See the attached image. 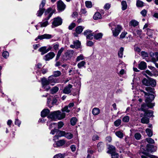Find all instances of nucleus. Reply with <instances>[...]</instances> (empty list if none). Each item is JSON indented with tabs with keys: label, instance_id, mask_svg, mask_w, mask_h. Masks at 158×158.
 Returning <instances> with one entry per match:
<instances>
[{
	"label": "nucleus",
	"instance_id": "nucleus-15",
	"mask_svg": "<svg viewBox=\"0 0 158 158\" xmlns=\"http://www.w3.org/2000/svg\"><path fill=\"white\" fill-rule=\"evenodd\" d=\"M53 36L50 34H44L43 35H39L38 36V38L39 39L42 40L44 39H50L52 38Z\"/></svg>",
	"mask_w": 158,
	"mask_h": 158
},
{
	"label": "nucleus",
	"instance_id": "nucleus-13",
	"mask_svg": "<svg viewBox=\"0 0 158 158\" xmlns=\"http://www.w3.org/2000/svg\"><path fill=\"white\" fill-rule=\"evenodd\" d=\"M73 45H71L70 47L72 48H80L81 46V43L78 40H76L73 41Z\"/></svg>",
	"mask_w": 158,
	"mask_h": 158
},
{
	"label": "nucleus",
	"instance_id": "nucleus-39",
	"mask_svg": "<svg viewBox=\"0 0 158 158\" xmlns=\"http://www.w3.org/2000/svg\"><path fill=\"white\" fill-rule=\"evenodd\" d=\"M85 64L86 62L85 61H82L77 64V67L79 69L81 68L84 67Z\"/></svg>",
	"mask_w": 158,
	"mask_h": 158
},
{
	"label": "nucleus",
	"instance_id": "nucleus-58",
	"mask_svg": "<svg viewBox=\"0 0 158 158\" xmlns=\"http://www.w3.org/2000/svg\"><path fill=\"white\" fill-rule=\"evenodd\" d=\"M94 33H91L89 35H87L86 36V37L87 39H89V40H91L93 38V36H94Z\"/></svg>",
	"mask_w": 158,
	"mask_h": 158
},
{
	"label": "nucleus",
	"instance_id": "nucleus-43",
	"mask_svg": "<svg viewBox=\"0 0 158 158\" xmlns=\"http://www.w3.org/2000/svg\"><path fill=\"white\" fill-rule=\"evenodd\" d=\"M136 5L138 7H142L143 6V3L140 0H137L136 2Z\"/></svg>",
	"mask_w": 158,
	"mask_h": 158
},
{
	"label": "nucleus",
	"instance_id": "nucleus-17",
	"mask_svg": "<svg viewBox=\"0 0 158 158\" xmlns=\"http://www.w3.org/2000/svg\"><path fill=\"white\" fill-rule=\"evenodd\" d=\"M144 155H141L142 158H158L157 156L153 155H149L148 153H146L144 152H143Z\"/></svg>",
	"mask_w": 158,
	"mask_h": 158
},
{
	"label": "nucleus",
	"instance_id": "nucleus-2",
	"mask_svg": "<svg viewBox=\"0 0 158 158\" xmlns=\"http://www.w3.org/2000/svg\"><path fill=\"white\" fill-rule=\"evenodd\" d=\"M65 114L64 112H61L59 111L51 112L48 116L49 120L55 121L56 119L60 120L65 118Z\"/></svg>",
	"mask_w": 158,
	"mask_h": 158
},
{
	"label": "nucleus",
	"instance_id": "nucleus-14",
	"mask_svg": "<svg viewBox=\"0 0 158 158\" xmlns=\"http://www.w3.org/2000/svg\"><path fill=\"white\" fill-rule=\"evenodd\" d=\"M74 52V51L73 50H67L64 54L66 59H70L73 56Z\"/></svg>",
	"mask_w": 158,
	"mask_h": 158
},
{
	"label": "nucleus",
	"instance_id": "nucleus-33",
	"mask_svg": "<svg viewBox=\"0 0 158 158\" xmlns=\"http://www.w3.org/2000/svg\"><path fill=\"white\" fill-rule=\"evenodd\" d=\"M154 33V31L152 30L149 29H147V35L150 38H152V36Z\"/></svg>",
	"mask_w": 158,
	"mask_h": 158
},
{
	"label": "nucleus",
	"instance_id": "nucleus-11",
	"mask_svg": "<svg viewBox=\"0 0 158 158\" xmlns=\"http://www.w3.org/2000/svg\"><path fill=\"white\" fill-rule=\"evenodd\" d=\"M48 80L50 84H51L52 85H54V84H52L53 83H56L58 82V79L52 75L49 77L48 78Z\"/></svg>",
	"mask_w": 158,
	"mask_h": 158
},
{
	"label": "nucleus",
	"instance_id": "nucleus-27",
	"mask_svg": "<svg viewBox=\"0 0 158 158\" xmlns=\"http://www.w3.org/2000/svg\"><path fill=\"white\" fill-rule=\"evenodd\" d=\"M64 48L63 47L61 48L58 51L57 54L56 60H57L59 58L61 53L64 50Z\"/></svg>",
	"mask_w": 158,
	"mask_h": 158
},
{
	"label": "nucleus",
	"instance_id": "nucleus-38",
	"mask_svg": "<svg viewBox=\"0 0 158 158\" xmlns=\"http://www.w3.org/2000/svg\"><path fill=\"white\" fill-rule=\"evenodd\" d=\"M51 120H48L47 122V125L49 126V129H51L52 128L55 127V125L56 124V123H51L50 124H49L50 123Z\"/></svg>",
	"mask_w": 158,
	"mask_h": 158
},
{
	"label": "nucleus",
	"instance_id": "nucleus-22",
	"mask_svg": "<svg viewBox=\"0 0 158 158\" xmlns=\"http://www.w3.org/2000/svg\"><path fill=\"white\" fill-rule=\"evenodd\" d=\"M49 110L48 109L44 110L41 113V115L42 117H45L49 113Z\"/></svg>",
	"mask_w": 158,
	"mask_h": 158
},
{
	"label": "nucleus",
	"instance_id": "nucleus-23",
	"mask_svg": "<svg viewBox=\"0 0 158 158\" xmlns=\"http://www.w3.org/2000/svg\"><path fill=\"white\" fill-rule=\"evenodd\" d=\"M46 50V47L44 46L41 47L39 49V51L41 52V55H43L44 54L47 53V51Z\"/></svg>",
	"mask_w": 158,
	"mask_h": 158
},
{
	"label": "nucleus",
	"instance_id": "nucleus-61",
	"mask_svg": "<svg viewBox=\"0 0 158 158\" xmlns=\"http://www.w3.org/2000/svg\"><path fill=\"white\" fill-rule=\"evenodd\" d=\"M76 26L75 23H73L71 24L69 27V30H72L73 28Z\"/></svg>",
	"mask_w": 158,
	"mask_h": 158
},
{
	"label": "nucleus",
	"instance_id": "nucleus-60",
	"mask_svg": "<svg viewBox=\"0 0 158 158\" xmlns=\"http://www.w3.org/2000/svg\"><path fill=\"white\" fill-rule=\"evenodd\" d=\"M127 32L126 31L123 32L120 35V37L121 39H123L125 37L126 35L127 34Z\"/></svg>",
	"mask_w": 158,
	"mask_h": 158
},
{
	"label": "nucleus",
	"instance_id": "nucleus-59",
	"mask_svg": "<svg viewBox=\"0 0 158 158\" xmlns=\"http://www.w3.org/2000/svg\"><path fill=\"white\" fill-rule=\"evenodd\" d=\"M91 31L89 30H87L85 31L84 32L83 34L84 35H86L87 36V35H89L91 33Z\"/></svg>",
	"mask_w": 158,
	"mask_h": 158
},
{
	"label": "nucleus",
	"instance_id": "nucleus-34",
	"mask_svg": "<svg viewBox=\"0 0 158 158\" xmlns=\"http://www.w3.org/2000/svg\"><path fill=\"white\" fill-rule=\"evenodd\" d=\"M121 5L122 6V9L124 10L127 9V2L125 1H123L121 2Z\"/></svg>",
	"mask_w": 158,
	"mask_h": 158
},
{
	"label": "nucleus",
	"instance_id": "nucleus-6",
	"mask_svg": "<svg viewBox=\"0 0 158 158\" xmlns=\"http://www.w3.org/2000/svg\"><path fill=\"white\" fill-rule=\"evenodd\" d=\"M45 0H42L41 4L39 6V10L37 11L36 14L38 16H41L44 12L45 10L43 7L45 4Z\"/></svg>",
	"mask_w": 158,
	"mask_h": 158
},
{
	"label": "nucleus",
	"instance_id": "nucleus-63",
	"mask_svg": "<svg viewBox=\"0 0 158 158\" xmlns=\"http://www.w3.org/2000/svg\"><path fill=\"white\" fill-rule=\"evenodd\" d=\"M21 123V122L19 121L18 119H16L15 121V124L17 125L19 127L20 126V125Z\"/></svg>",
	"mask_w": 158,
	"mask_h": 158
},
{
	"label": "nucleus",
	"instance_id": "nucleus-8",
	"mask_svg": "<svg viewBox=\"0 0 158 158\" xmlns=\"http://www.w3.org/2000/svg\"><path fill=\"white\" fill-rule=\"evenodd\" d=\"M57 7L60 11H63L66 7V5L61 1H59L57 2Z\"/></svg>",
	"mask_w": 158,
	"mask_h": 158
},
{
	"label": "nucleus",
	"instance_id": "nucleus-46",
	"mask_svg": "<svg viewBox=\"0 0 158 158\" xmlns=\"http://www.w3.org/2000/svg\"><path fill=\"white\" fill-rule=\"evenodd\" d=\"M61 74V72L59 71H54L53 72V76L56 77L59 76Z\"/></svg>",
	"mask_w": 158,
	"mask_h": 158
},
{
	"label": "nucleus",
	"instance_id": "nucleus-25",
	"mask_svg": "<svg viewBox=\"0 0 158 158\" xmlns=\"http://www.w3.org/2000/svg\"><path fill=\"white\" fill-rule=\"evenodd\" d=\"M84 28V27L82 26H78L76 28V31L77 34L81 33Z\"/></svg>",
	"mask_w": 158,
	"mask_h": 158
},
{
	"label": "nucleus",
	"instance_id": "nucleus-9",
	"mask_svg": "<svg viewBox=\"0 0 158 158\" xmlns=\"http://www.w3.org/2000/svg\"><path fill=\"white\" fill-rule=\"evenodd\" d=\"M64 134H65V131H61L57 129L56 134L54 136L53 140H55L58 139L59 137L64 136Z\"/></svg>",
	"mask_w": 158,
	"mask_h": 158
},
{
	"label": "nucleus",
	"instance_id": "nucleus-4",
	"mask_svg": "<svg viewBox=\"0 0 158 158\" xmlns=\"http://www.w3.org/2000/svg\"><path fill=\"white\" fill-rule=\"evenodd\" d=\"M111 25V24H110L109 26L111 27V29L112 31L113 35L114 37H117L122 30V27L121 25H118L115 26L114 27H113Z\"/></svg>",
	"mask_w": 158,
	"mask_h": 158
},
{
	"label": "nucleus",
	"instance_id": "nucleus-56",
	"mask_svg": "<svg viewBox=\"0 0 158 158\" xmlns=\"http://www.w3.org/2000/svg\"><path fill=\"white\" fill-rule=\"evenodd\" d=\"M70 109H69V107L68 106H65L63 109L62 112H66L68 113L70 112Z\"/></svg>",
	"mask_w": 158,
	"mask_h": 158
},
{
	"label": "nucleus",
	"instance_id": "nucleus-41",
	"mask_svg": "<svg viewBox=\"0 0 158 158\" xmlns=\"http://www.w3.org/2000/svg\"><path fill=\"white\" fill-rule=\"evenodd\" d=\"M146 132L148 135L150 137H151L153 135L152 131L151 130L147 128L146 130Z\"/></svg>",
	"mask_w": 158,
	"mask_h": 158
},
{
	"label": "nucleus",
	"instance_id": "nucleus-19",
	"mask_svg": "<svg viewBox=\"0 0 158 158\" xmlns=\"http://www.w3.org/2000/svg\"><path fill=\"white\" fill-rule=\"evenodd\" d=\"M109 150L107 153L110 154L115 152V148L114 147L111 145H109L108 148Z\"/></svg>",
	"mask_w": 158,
	"mask_h": 158
},
{
	"label": "nucleus",
	"instance_id": "nucleus-3",
	"mask_svg": "<svg viewBox=\"0 0 158 158\" xmlns=\"http://www.w3.org/2000/svg\"><path fill=\"white\" fill-rule=\"evenodd\" d=\"M51 9L50 8H48L45 12V15H48L45 18L43 19L42 22H40L39 24L40 25V27H46L48 25L49 23L48 21V19L52 16V13L50 12Z\"/></svg>",
	"mask_w": 158,
	"mask_h": 158
},
{
	"label": "nucleus",
	"instance_id": "nucleus-18",
	"mask_svg": "<svg viewBox=\"0 0 158 158\" xmlns=\"http://www.w3.org/2000/svg\"><path fill=\"white\" fill-rule=\"evenodd\" d=\"M139 24V22L135 20H131L129 23V27L131 28L133 27H135Z\"/></svg>",
	"mask_w": 158,
	"mask_h": 158
},
{
	"label": "nucleus",
	"instance_id": "nucleus-32",
	"mask_svg": "<svg viewBox=\"0 0 158 158\" xmlns=\"http://www.w3.org/2000/svg\"><path fill=\"white\" fill-rule=\"evenodd\" d=\"M64 136L68 139H71L73 137V135L70 132H66L64 134Z\"/></svg>",
	"mask_w": 158,
	"mask_h": 158
},
{
	"label": "nucleus",
	"instance_id": "nucleus-30",
	"mask_svg": "<svg viewBox=\"0 0 158 158\" xmlns=\"http://www.w3.org/2000/svg\"><path fill=\"white\" fill-rule=\"evenodd\" d=\"M103 35V34L101 33H99L97 34H95L94 33V38L97 40H98L100 39H101L102 37V36Z\"/></svg>",
	"mask_w": 158,
	"mask_h": 158
},
{
	"label": "nucleus",
	"instance_id": "nucleus-12",
	"mask_svg": "<svg viewBox=\"0 0 158 158\" xmlns=\"http://www.w3.org/2000/svg\"><path fill=\"white\" fill-rule=\"evenodd\" d=\"M72 85L71 84H69L67 86L65 87L63 90L64 93L68 94L71 92V89L72 87Z\"/></svg>",
	"mask_w": 158,
	"mask_h": 158
},
{
	"label": "nucleus",
	"instance_id": "nucleus-44",
	"mask_svg": "<svg viewBox=\"0 0 158 158\" xmlns=\"http://www.w3.org/2000/svg\"><path fill=\"white\" fill-rule=\"evenodd\" d=\"M59 90L57 86H55L53 87L51 90V93L54 94L57 92Z\"/></svg>",
	"mask_w": 158,
	"mask_h": 158
},
{
	"label": "nucleus",
	"instance_id": "nucleus-57",
	"mask_svg": "<svg viewBox=\"0 0 158 158\" xmlns=\"http://www.w3.org/2000/svg\"><path fill=\"white\" fill-rule=\"evenodd\" d=\"M147 13V11L145 9L142 10L140 12L141 14L143 17L146 16Z\"/></svg>",
	"mask_w": 158,
	"mask_h": 158
},
{
	"label": "nucleus",
	"instance_id": "nucleus-54",
	"mask_svg": "<svg viewBox=\"0 0 158 158\" xmlns=\"http://www.w3.org/2000/svg\"><path fill=\"white\" fill-rule=\"evenodd\" d=\"M149 79L147 80L146 79H144L142 81L143 83L146 86H149Z\"/></svg>",
	"mask_w": 158,
	"mask_h": 158
},
{
	"label": "nucleus",
	"instance_id": "nucleus-28",
	"mask_svg": "<svg viewBox=\"0 0 158 158\" xmlns=\"http://www.w3.org/2000/svg\"><path fill=\"white\" fill-rule=\"evenodd\" d=\"M144 116L141 119V122L142 123L147 124L149 122V118Z\"/></svg>",
	"mask_w": 158,
	"mask_h": 158
},
{
	"label": "nucleus",
	"instance_id": "nucleus-35",
	"mask_svg": "<svg viewBox=\"0 0 158 158\" xmlns=\"http://www.w3.org/2000/svg\"><path fill=\"white\" fill-rule=\"evenodd\" d=\"M124 51V48L123 47H121L118 52V55L119 57L122 58L123 56V53Z\"/></svg>",
	"mask_w": 158,
	"mask_h": 158
},
{
	"label": "nucleus",
	"instance_id": "nucleus-10",
	"mask_svg": "<svg viewBox=\"0 0 158 158\" xmlns=\"http://www.w3.org/2000/svg\"><path fill=\"white\" fill-rule=\"evenodd\" d=\"M55 55V54L53 52H50L45 55L44 59L45 61H49L52 59Z\"/></svg>",
	"mask_w": 158,
	"mask_h": 158
},
{
	"label": "nucleus",
	"instance_id": "nucleus-48",
	"mask_svg": "<svg viewBox=\"0 0 158 158\" xmlns=\"http://www.w3.org/2000/svg\"><path fill=\"white\" fill-rule=\"evenodd\" d=\"M145 90L148 92L154 93V89L150 87H146Z\"/></svg>",
	"mask_w": 158,
	"mask_h": 158
},
{
	"label": "nucleus",
	"instance_id": "nucleus-52",
	"mask_svg": "<svg viewBox=\"0 0 158 158\" xmlns=\"http://www.w3.org/2000/svg\"><path fill=\"white\" fill-rule=\"evenodd\" d=\"M64 155L60 153L58 154L55 155L53 158H64Z\"/></svg>",
	"mask_w": 158,
	"mask_h": 158
},
{
	"label": "nucleus",
	"instance_id": "nucleus-49",
	"mask_svg": "<svg viewBox=\"0 0 158 158\" xmlns=\"http://www.w3.org/2000/svg\"><path fill=\"white\" fill-rule=\"evenodd\" d=\"M141 135L139 133L137 132L134 135V137L135 138L138 140H139L141 138Z\"/></svg>",
	"mask_w": 158,
	"mask_h": 158
},
{
	"label": "nucleus",
	"instance_id": "nucleus-55",
	"mask_svg": "<svg viewBox=\"0 0 158 158\" xmlns=\"http://www.w3.org/2000/svg\"><path fill=\"white\" fill-rule=\"evenodd\" d=\"M146 140L149 143L152 144L154 143H155L154 140L151 138H147L146 139Z\"/></svg>",
	"mask_w": 158,
	"mask_h": 158
},
{
	"label": "nucleus",
	"instance_id": "nucleus-51",
	"mask_svg": "<svg viewBox=\"0 0 158 158\" xmlns=\"http://www.w3.org/2000/svg\"><path fill=\"white\" fill-rule=\"evenodd\" d=\"M86 6L88 8H91L92 7V3L91 2L89 1H86L85 2Z\"/></svg>",
	"mask_w": 158,
	"mask_h": 158
},
{
	"label": "nucleus",
	"instance_id": "nucleus-64",
	"mask_svg": "<svg viewBox=\"0 0 158 158\" xmlns=\"http://www.w3.org/2000/svg\"><path fill=\"white\" fill-rule=\"evenodd\" d=\"M110 7V5L109 3H106L104 6V8L106 10H108Z\"/></svg>",
	"mask_w": 158,
	"mask_h": 158
},
{
	"label": "nucleus",
	"instance_id": "nucleus-16",
	"mask_svg": "<svg viewBox=\"0 0 158 158\" xmlns=\"http://www.w3.org/2000/svg\"><path fill=\"white\" fill-rule=\"evenodd\" d=\"M65 143V141L64 140H60L53 144L55 147H58L63 145Z\"/></svg>",
	"mask_w": 158,
	"mask_h": 158
},
{
	"label": "nucleus",
	"instance_id": "nucleus-37",
	"mask_svg": "<svg viewBox=\"0 0 158 158\" xmlns=\"http://www.w3.org/2000/svg\"><path fill=\"white\" fill-rule=\"evenodd\" d=\"M77 121V118L75 117L72 118L70 120L71 124L73 126H74L76 124Z\"/></svg>",
	"mask_w": 158,
	"mask_h": 158
},
{
	"label": "nucleus",
	"instance_id": "nucleus-20",
	"mask_svg": "<svg viewBox=\"0 0 158 158\" xmlns=\"http://www.w3.org/2000/svg\"><path fill=\"white\" fill-rule=\"evenodd\" d=\"M144 116L150 117L153 115V111L151 110H147L144 111Z\"/></svg>",
	"mask_w": 158,
	"mask_h": 158
},
{
	"label": "nucleus",
	"instance_id": "nucleus-47",
	"mask_svg": "<svg viewBox=\"0 0 158 158\" xmlns=\"http://www.w3.org/2000/svg\"><path fill=\"white\" fill-rule=\"evenodd\" d=\"M104 144L102 142L99 143L97 145L98 148V150L103 149L104 148Z\"/></svg>",
	"mask_w": 158,
	"mask_h": 158
},
{
	"label": "nucleus",
	"instance_id": "nucleus-7",
	"mask_svg": "<svg viewBox=\"0 0 158 158\" xmlns=\"http://www.w3.org/2000/svg\"><path fill=\"white\" fill-rule=\"evenodd\" d=\"M41 83L42 87L46 90L48 91L50 89L49 86H48L50 84L48 80L44 77L41 79Z\"/></svg>",
	"mask_w": 158,
	"mask_h": 158
},
{
	"label": "nucleus",
	"instance_id": "nucleus-45",
	"mask_svg": "<svg viewBox=\"0 0 158 158\" xmlns=\"http://www.w3.org/2000/svg\"><path fill=\"white\" fill-rule=\"evenodd\" d=\"M9 52L7 51H4L2 53V56L5 58H7L9 56Z\"/></svg>",
	"mask_w": 158,
	"mask_h": 158
},
{
	"label": "nucleus",
	"instance_id": "nucleus-40",
	"mask_svg": "<svg viewBox=\"0 0 158 158\" xmlns=\"http://www.w3.org/2000/svg\"><path fill=\"white\" fill-rule=\"evenodd\" d=\"M115 134L117 137L120 138H122L123 137V133L120 131H116L115 133Z\"/></svg>",
	"mask_w": 158,
	"mask_h": 158
},
{
	"label": "nucleus",
	"instance_id": "nucleus-26",
	"mask_svg": "<svg viewBox=\"0 0 158 158\" xmlns=\"http://www.w3.org/2000/svg\"><path fill=\"white\" fill-rule=\"evenodd\" d=\"M149 86L151 85L153 87H155L156 85V80L154 79L150 78L149 79Z\"/></svg>",
	"mask_w": 158,
	"mask_h": 158
},
{
	"label": "nucleus",
	"instance_id": "nucleus-36",
	"mask_svg": "<svg viewBox=\"0 0 158 158\" xmlns=\"http://www.w3.org/2000/svg\"><path fill=\"white\" fill-rule=\"evenodd\" d=\"M147 149L148 150L150 151H155L156 150V149L155 148L154 149H153L152 148L154 147V146L150 144H148L147 145Z\"/></svg>",
	"mask_w": 158,
	"mask_h": 158
},
{
	"label": "nucleus",
	"instance_id": "nucleus-62",
	"mask_svg": "<svg viewBox=\"0 0 158 158\" xmlns=\"http://www.w3.org/2000/svg\"><path fill=\"white\" fill-rule=\"evenodd\" d=\"M111 154V158H118V153L115 152Z\"/></svg>",
	"mask_w": 158,
	"mask_h": 158
},
{
	"label": "nucleus",
	"instance_id": "nucleus-42",
	"mask_svg": "<svg viewBox=\"0 0 158 158\" xmlns=\"http://www.w3.org/2000/svg\"><path fill=\"white\" fill-rule=\"evenodd\" d=\"M121 120L118 119L114 122V124L115 126L118 127L121 125Z\"/></svg>",
	"mask_w": 158,
	"mask_h": 158
},
{
	"label": "nucleus",
	"instance_id": "nucleus-31",
	"mask_svg": "<svg viewBox=\"0 0 158 158\" xmlns=\"http://www.w3.org/2000/svg\"><path fill=\"white\" fill-rule=\"evenodd\" d=\"M145 73L151 76H158V72L157 71H156L155 73H152L150 71L147 70L145 71Z\"/></svg>",
	"mask_w": 158,
	"mask_h": 158
},
{
	"label": "nucleus",
	"instance_id": "nucleus-53",
	"mask_svg": "<svg viewBox=\"0 0 158 158\" xmlns=\"http://www.w3.org/2000/svg\"><path fill=\"white\" fill-rule=\"evenodd\" d=\"M84 59V57L82 54H81L79 56H77L76 59V61H79L80 60H82Z\"/></svg>",
	"mask_w": 158,
	"mask_h": 158
},
{
	"label": "nucleus",
	"instance_id": "nucleus-1",
	"mask_svg": "<svg viewBox=\"0 0 158 158\" xmlns=\"http://www.w3.org/2000/svg\"><path fill=\"white\" fill-rule=\"evenodd\" d=\"M140 91L142 94H144V97L146 98L145 101L147 105L144 103L142 105L140 108L141 110L145 111L147 110V107L150 108H152L155 105V103L152 102L155 98L154 95L152 94H148L142 90H140Z\"/></svg>",
	"mask_w": 158,
	"mask_h": 158
},
{
	"label": "nucleus",
	"instance_id": "nucleus-24",
	"mask_svg": "<svg viewBox=\"0 0 158 158\" xmlns=\"http://www.w3.org/2000/svg\"><path fill=\"white\" fill-rule=\"evenodd\" d=\"M92 114L94 115H98L100 112V109L97 108H94L92 110Z\"/></svg>",
	"mask_w": 158,
	"mask_h": 158
},
{
	"label": "nucleus",
	"instance_id": "nucleus-5",
	"mask_svg": "<svg viewBox=\"0 0 158 158\" xmlns=\"http://www.w3.org/2000/svg\"><path fill=\"white\" fill-rule=\"evenodd\" d=\"M53 20V22L52 23V28H54L60 25L62 23V19L59 17L54 18Z\"/></svg>",
	"mask_w": 158,
	"mask_h": 158
},
{
	"label": "nucleus",
	"instance_id": "nucleus-29",
	"mask_svg": "<svg viewBox=\"0 0 158 158\" xmlns=\"http://www.w3.org/2000/svg\"><path fill=\"white\" fill-rule=\"evenodd\" d=\"M93 18L94 19L96 20L100 19L102 18V15L100 13L97 12L94 15Z\"/></svg>",
	"mask_w": 158,
	"mask_h": 158
},
{
	"label": "nucleus",
	"instance_id": "nucleus-50",
	"mask_svg": "<svg viewBox=\"0 0 158 158\" xmlns=\"http://www.w3.org/2000/svg\"><path fill=\"white\" fill-rule=\"evenodd\" d=\"M130 120V118L128 116H126L124 117L122 119L123 122L125 123L128 122Z\"/></svg>",
	"mask_w": 158,
	"mask_h": 158
},
{
	"label": "nucleus",
	"instance_id": "nucleus-21",
	"mask_svg": "<svg viewBox=\"0 0 158 158\" xmlns=\"http://www.w3.org/2000/svg\"><path fill=\"white\" fill-rule=\"evenodd\" d=\"M147 67L146 63L143 61H142L139 64V68L141 70L145 69Z\"/></svg>",
	"mask_w": 158,
	"mask_h": 158
}]
</instances>
